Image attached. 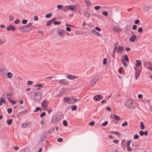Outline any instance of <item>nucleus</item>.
Returning <instances> with one entry per match:
<instances>
[{"instance_id": "f257e3e1", "label": "nucleus", "mask_w": 152, "mask_h": 152, "mask_svg": "<svg viewBox=\"0 0 152 152\" xmlns=\"http://www.w3.org/2000/svg\"><path fill=\"white\" fill-rule=\"evenodd\" d=\"M124 104L126 108L130 109H134L137 106L136 102L131 99L125 100L124 102Z\"/></svg>"}, {"instance_id": "c03bdc74", "label": "nucleus", "mask_w": 152, "mask_h": 152, "mask_svg": "<svg viewBox=\"0 0 152 152\" xmlns=\"http://www.w3.org/2000/svg\"><path fill=\"white\" fill-rule=\"evenodd\" d=\"M33 83V82L31 81H28L27 82V85H31Z\"/></svg>"}, {"instance_id": "0e129e2a", "label": "nucleus", "mask_w": 152, "mask_h": 152, "mask_svg": "<svg viewBox=\"0 0 152 152\" xmlns=\"http://www.w3.org/2000/svg\"><path fill=\"white\" fill-rule=\"evenodd\" d=\"M113 142L117 144L118 143L119 141L117 139H115L113 140Z\"/></svg>"}, {"instance_id": "13d9d810", "label": "nucleus", "mask_w": 152, "mask_h": 152, "mask_svg": "<svg viewBox=\"0 0 152 152\" xmlns=\"http://www.w3.org/2000/svg\"><path fill=\"white\" fill-rule=\"evenodd\" d=\"M74 27L76 28V27L75 26L73 25H69V27H66V28H72Z\"/></svg>"}, {"instance_id": "6ab92c4d", "label": "nucleus", "mask_w": 152, "mask_h": 152, "mask_svg": "<svg viewBox=\"0 0 152 152\" xmlns=\"http://www.w3.org/2000/svg\"><path fill=\"white\" fill-rule=\"evenodd\" d=\"M32 24V23H28L27 25L21 27L20 28H31V26Z\"/></svg>"}, {"instance_id": "ddd939ff", "label": "nucleus", "mask_w": 152, "mask_h": 152, "mask_svg": "<svg viewBox=\"0 0 152 152\" xmlns=\"http://www.w3.org/2000/svg\"><path fill=\"white\" fill-rule=\"evenodd\" d=\"M103 98V96L102 95H98L95 96L94 97V99L96 101L100 100L101 99Z\"/></svg>"}, {"instance_id": "5fc2aeb1", "label": "nucleus", "mask_w": 152, "mask_h": 152, "mask_svg": "<svg viewBox=\"0 0 152 152\" xmlns=\"http://www.w3.org/2000/svg\"><path fill=\"white\" fill-rule=\"evenodd\" d=\"M3 69L1 68H0V74L2 75H4V73L3 72Z\"/></svg>"}, {"instance_id": "de8ad7c7", "label": "nucleus", "mask_w": 152, "mask_h": 152, "mask_svg": "<svg viewBox=\"0 0 152 152\" xmlns=\"http://www.w3.org/2000/svg\"><path fill=\"white\" fill-rule=\"evenodd\" d=\"M67 91V89H65V88L61 90V91L60 93H62L63 94H64V93H65V92L66 91Z\"/></svg>"}, {"instance_id": "0eeeda50", "label": "nucleus", "mask_w": 152, "mask_h": 152, "mask_svg": "<svg viewBox=\"0 0 152 152\" xmlns=\"http://www.w3.org/2000/svg\"><path fill=\"white\" fill-rule=\"evenodd\" d=\"M58 32L59 36L63 37L65 35V33L63 29H58Z\"/></svg>"}, {"instance_id": "6e6552de", "label": "nucleus", "mask_w": 152, "mask_h": 152, "mask_svg": "<svg viewBox=\"0 0 152 152\" xmlns=\"http://www.w3.org/2000/svg\"><path fill=\"white\" fill-rule=\"evenodd\" d=\"M131 142L132 141L131 140H129L127 142L126 147L127 150V151L129 152H131L133 149L132 148H131L130 146Z\"/></svg>"}, {"instance_id": "a18cd8bd", "label": "nucleus", "mask_w": 152, "mask_h": 152, "mask_svg": "<svg viewBox=\"0 0 152 152\" xmlns=\"http://www.w3.org/2000/svg\"><path fill=\"white\" fill-rule=\"evenodd\" d=\"M38 33L39 34H41L42 35H43V32L42 30H39L38 31Z\"/></svg>"}, {"instance_id": "e433bc0d", "label": "nucleus", "mask_w": 152, "mask_h": 152, "mask_svg": "<svg viewBox=\"0 0 152 152\" xmlns=\"http://www.w3.org/2000/svg\"><path fill=\"white\" fill-rule=\"evenodd\" d=\"M53 24L55 25H59L61 24V22L60 21H55L53 22Z\"/></svg>"}, {"instance_id": "8fccbe9b", "label": "nucleus", "mask_w": 152, "mask_h": 152, "mask_svg": "<svg viewBox=\"0 0 152 152\" xmlns=\"http://www.w3.org/2000/svg\"><path fill=\"white\" fill-rule=\"evenodd\" d=\"M139 136L138 135L135 134L134 137V139H137L139 138Z\"/></svg>"}, {"instance_id": "b1692460", "label": "nucleus", "mask_w": 152, "mask_h": 152, "mask_svg": "<svg viewBox=\"0 0 152 152\" xmlns=\"http://www.w3.org/2000/svg\"><path fill=\"white\" fill-rule=\"evenodd\" d=\"M150 7L148 6H145L144 7H143V10L144 12H146L148 11L150 8Z\"/></svg>"}, {"instance_id": "e2e57ef3", "label": "nucleus", "mask_w": 152, "mask_h": 152, "mask_svg": "<svg viewBox=\"0 0 152 152\" xmlns=\"http://www.w3.org/2000/svg\"><path fill=\"white\" fill-rule=\"evenodd\" d=\"M95 9L97 10H99L100 8V6H96L94 7Z\"/></svg>"}, {"instance_id": "ea45409f", "label": "nucleus", "mask_w": 152, "mask_h": 152, "mask_svg": "<svg viewBox=\"0 0 152 152\" xmlns=\"http://www.w3.org/2000/svg\"><path fill=\"white\" fill-rule=\"evenodd\" d=\"M114 31L117 33H118L121 31V29H113Z\"/></svg>"}, {"instance_id": "4d7b16f0", "label": "nucleus", "mask_w": 152, "mask_h": 152, "mask_svg": "<svg viewBox=\"0 0 152 152\" xmlns=\"http://www.w3.org/2000/svg\"><path fill=\"white\" fill-rule=\"evenodd\" d=\"M38 17L37 15H35L34 16V20L35 21H37L38 20Z\"/></svg>"}, {"instance_id": "dca6fc26", "label": "nucleus", "mask_w": 152, "mask_h": 152, "mask_svg": "<svg viewBox=\"0 0 152 152\" xmlns=\"http://www.w3.org/2000/svg\"><path fill=\"white\" fill-rule=\"evenodd\" d=\"M139 133L141 136H143L144 135L145 136L148 135V132L146 131H145L144 132L143 131H140L139 132Z\"/></svg>"}, {"instance_id": "79ce46f5", "label": "nucleus", "mask_w": 152, "mask_h": 152, "mask_svg": "<svg viewBox=\"0 0 152 152\" xmlns=\"http://www.w3.org/2000/svg\"><path fill=\"white\" fill-rule=\"evenodd\" d=\"M21 127L23 128H25L27 127L26 123H23L21 125Z\"/></svg>"}, {"instance_id": "f704fd0d", "label": "nucleus", "mask_w": 152, "mask_h": 152, "mask_svg": "<svg viewBox=\"0 0 152 152\" xmlns=\"http://www.w3.org/2000/svg\"><path fill=\"white\" fill-rule=\"evenodd\" d=\"M12 119H10V120H7V124L8 125H10L12 123Z\"/></svg>"}, {"instance_id": "c85d7f7f", "label": "nucleus", "mask_w": 152, "mask_h": 152, "mask_svg": "<svg viewBox=\"0 0 152 152\" xmlns=\"http://www.w3.org/2000/svg\"><path fill=\"white\" fill-rule=\"evenodd\" d=\"M26 123L27 127H30L31 126V123L30 122H28Z\"/></svg>"}, {"instance_id": "052dcab7", "label": "nucleus", "mask_w": 152, "mask_h": 152, "mask_svg": "<svg viewBox=\"0 0 152 152\" xmlns=\"http://www.w3.org/2000/svg\"><path fill=\"white\" fill-rule=\"evenodd\" d=\"M7 111L9 113H10L12 111V109L11 108H9L7 109Z\"/></svg>"}, {"instance_id": "3c124183", "label": "nucleus", "mask_w": 152, "mask_h": 152, "mask_svg": "<svg viewBox=\"0 0 152 152\" xmlns=\"http://www.w3.org/2000/svg\"><path fill=\"white\" fill-rule=\"evenodd\" d=\"M24 152H30V150L27 148H25L24 149Z\"/></svg>"}, {"instance_id": "774afa93", "label": "nucleus", "mask_w": 152, "mask_h": 152, "mask_svg": "<svg viewBox=\"0 0 152 152\" xmlns=\"http://www.w3.org/2000/svg\"><path fill=\"white\" fill-rule=\"evenodd\" d=\"M138 97L139 99H141L142 98V94H139L138 95Z\"/></svg>"}, {"instance_id": "4be33fe9", "label": "nucleus", "mask_w": 152, "mask_h": 152, "mask_svg": "<svg viewBox=\"0 0 152 152\" xmlns=\"http://www.w3.org/2000/svg\"><path fill=\"white\" fill-rule=\"evenodd\" d=\"M70 98L69 97H65L63 99V101L64 102H67L69 104V101Z\"/></svg>"}, {"instance_id": "bb28decb", "label": "nucleus", "mask_w": 152, "mask_h": 152, "mask_svg": "<svg viewBox=\"0 0 152 152\" xmlns=\"http://www.w3.org/2000/svg\"><path fill=\"white\" fill-rule=\"evenodd\" d=\"M5 103V101L4 99L1 98L0 100V105H1L3 103Z\"/></svg>"}, {"instance_id": "603ef678", "label": "nucleus", "mask_w": 152, "mask_h": 152, "mask_svg": "<svg viewBox=\"0 0 152 152\" xmlns=\"http://www.w3.org/2000/svg\"><path fill=\"white\" fill-rule=\"evenodd\" d=\"M63 125L65 126H67V122L65 120H64L63 121Z\"/></svg>"}, {"instance_id": "423d86ee", "label": "nucleus", "mask_w": 152, "mask_h": 152, "mask_svg": "<svg viewBox=\"0 0 152 152\" xmlns=\"http://www.w3.org/2000/svg\"><path fill=\"white\" fill-rule=\"evenodd\" d=\"M101 31V29H94L91 31V33L97 36H99L100 34L98 31Z\"/></svg>"}, {"instance_id": "1a4fd4ad", "label": "nucleus", "mask_w": 152, "mask_h": 152, "mask_svg": "<svg viewBox=\"0 0 152 152\" xmlns=\"http://www.w3.org/2000/svg\"><path fill=\"white\" fill-rule=\"evenodd\" d=\"M12 96V94L10 92H7L2 95L3 97L7 98L8 100H9V99H10Z\"/></svg>"}, {"instance_id": "a19ab883", "label": "nucleus", "mask_w": 152, "mask_h": 152, "mask_svg": "<svg viewBox=\"0 0 152 152\" xmlns=\"http://www.w3.org/2000/svg\"><path fill=\"white\" fill-rule=\"evenodd\" d=\"M9 20L10 21L13 20V16L12 15H10L9 17Z\"/></svg>"}, {"instance_id": "aec40b11", "label": "nucleus", "mask_w": 152, "mask_h": 152, "mask_svg": "<svg viewBox=\"0 0 152 152\" xmlns=\"http://www.w3.org/2000/svg\"><path fill=\"white\" fill-rule=\"evenodd\" d=\"M141 64V62L140 60H137L136 61L135 65L136 67H138L140 66Z\"/></svg>"}, {"instance_id": "c9c22d12", "label": "nucleus", "mask_w": 152, "mask_h": 152, "mask_svg": "<svg viewBox=\"0 0 152 152\" xmlns=\"http://www.w3.org/2000/svg\"><path fill=\"white\" fill-rule=\"evenodd\" d=\"M128 125V123L126 121H125L124 123H123L121 124V126H126Z\"/></svg>"}, {"instance_id": "72a5a7b5", "label": "nucleus", "mask_w": 152, "mask_h": 152, "mask_svg": "<svg viewBox=\"0 0 152 152\" xmlns=\"http://www.w3.org/2000/svg\"><path fill=\"white\" fill-rule=\"evenodd\" d=\"M52 23V21L50 20L47 23L46 26H49L51 25Z\"/></svg>"}, {"instance_id": "9d476101", "label": "nucleus", "mask_w": 152, "mask_h": 152, "mask_svg": "<svg viewBox=\"0 0 152 152\" xmlns=\"http://www.w3.org/2000/svg\"><path fill=\"white\" fill-rule=\"evenodd\" d=\"M59 84H63L66 85L69 84V82L68 81L64 79H61L58 80Z\"/></svg>"}, {"instance_id": "37998d69", "label": "nucleus", "mask_w": 152, "mask_h": 152, "mask_svg": "<svg viewBox=\"0 0 152 152\" xmlns=\"http://www.w3.org/2000/svg\"><path fill=\"white\" fill-rule=\"evenodd\" d=\"M108 124V121H105L102 124V126H105L107 125Z\"/></svg>"}, {"instance_id": "f3484780", "label": "nucleus", "mask_w": 152, "mask_h": 152, "mask_svg": "<svg viewBox=\"0 0 152 152\" xmlns=\"http://www.w3.org/2000/svg\"><path fill=\"white\" fill-rule=\"evenodd\" d=\"M77 100L79 101V100H77V99H74V98H70L69 101V104H72Z\"/></svg>"}, {"instance_id": "4c0bfd02", "label": "nucleus", "mask_w": 152, "mask_h": 152, "mask_svg": "<svg viewBox=\"0 0 152 152\" xmlns=\"http://www.w3.org/2000/svg\"><path fill=\"white\" fill-rule=\"evenodd\" d=\"M6 28H15L13 25H10L9 26L7 27Z\"/></svg>"}, {"instance_id": "c756f323", "label": "nucleus", "mask_w": 152, "mask_h": 152, "mask_svg": "<svg viewBox=\"0 0 152 152\" xmlns=\"http://www.w3.org/2000/svg\"><path fill=\"white\" fill-rule=\"evenodd\" d=\"M124 59L126 61H129V58L128 57L127 55H125L124 56H123Z\"/></svg>"}, {"instance_id": "49530a36", "label": "nucleus", "mask_w": 152, "mask_h": 152, "mask_svg": "<svg viewBox=\"0 0 152 152\" xmlns=\"http://www.w3.org/2000/svg\"><path fill=\"white\" fill-rule=\"evenodd\" d=\"M27 20L26 19H23L22 20V23L23 24H26L27 22Z\"/></svg>"}, {"instance_id": "393cba45", "label": "nucleus", "mask_w": 152, "mask_h": 152, "mask_svg": "<svg viewBox=\"0 0 152 152\" xmlns=\"http://www.w3.org/2000/svg\"><path fill=\"white\" fill-rule=\"evenodd\" d=\"M85 2L86 6L89 7L91 6V3L89 1L85 0Z\"/></svg>"}, {"instance_id": "2eb2a0df", "label": "nucleus", "mask_w": 152, "mask_h": 152, "mask_svg": "<svg viewBox=\"0 0 152 152\" xmlns=\"http://www.w3.org/2000/svg\"><path fill=\"white\" fill-rule=\"evenodd\" d=\"M137 39V36L135 34H133L132 35L129 39L130 41L134 42Z\"/></svg>"}, {"instance_id": "69168bd1", "label": "nucleus", "mask_w": 152, "mask_h": 152, "mask_svg": "<svg viewBox=\"0 0 152 152\" xmlns=\"http://www.w3.org/2000/svg\"><path fill=\"white\" fill-rule=\"evenodd\" d=\"M75 33L77 34H82V32L81 31H77L75 32Z\"/></svg>"}, {"instance_id": "20e7f679", "label": "nucleus", "mask_w": 152, "mask_h": 152, "mask_svg": "<svg viewBox=\"0 0 152 152\" xmlns=\"http://www.w3.org/2000/svg\"><path fill=\"white\" fill-rule=\"evenodd\" d=\"M42 96L41 93L37 92L35 93L34 96V98L35 100L37 101L40 99Z\"/></svg>"}, {"instance_id": "58836bf2", "label": "nucleus", "mask_w": 152, "mask_h": 152, "mask_svg": "<svg viewBox=\"0 0 152 152\" xmlns=\"http://www.w3.org/2000/svg\"><path fill=\"white\" fill-rule=\"evenodd\" d=\"M52 14L50 13H48L45 15V17L47 18H48L51 16Z\"/></svg>"}, {"instance_id": "39448f33", "label": "nucleus", "mask_w": 152, "mask_h": 152, "mask_svg": "<svg viewBox=\"0 0 152 152\" xmlns=\"http://www.w3.org/2000/svg\"><path fill=\"white\" fill-rule=\"evenodd\" d=\"M134 68L135 69L134 76L135 77V79L137 80L140 76L141 70L138 69L135 67H134Z\"/></svg>"}, {"instance_id": "412c9836", "label": "nucleus", "mask_w": 152, "mask_h": 152, "mask_svg": "<svg viewBox=\"0 0 152 152\" xmlns=\"http://www.w3.org/2000/svg\"><path fill=\"white\" fill-rule=\"evenodd\" d=\"M7 77L10 79H11L13 75V74L10 72H7Z\"/></svg>"}, {"instance_id": "a211bd4d", "label": "nucleus", "mask_w": 152, "mask_h": 152, "mask_svg": "<svg viewBox=\"0 0 152 152\" xmlns=\"http://www.w3.org/2000/svg\"><path fill=\"white\" fill-rule=\"evenodd\" d=\"M83 14L84 16L87 18H88L90 16V14L86 10H84L83 12Z\"/></svg>"}, {"instance_id": "9b49d317", "label": "nucleus", "mask_w": 152, "mask_h": 152, "mask_svg": "<svg viewBox=\"0 0 152 152\" xmlns=\"http://www.w3.org/2000/svg\"><path fill=\"white\" fill-rule=\"evenodd\" d=\"M67 9L69 10H71L72 11H74L75 10L76 7L75 6L73 5H69L67 6Z\"/></svg>"}, {"instance_id": "2f4dec72", "label": "nucleus", "mask_w": 152, "mask_h": 152, "mask_svg": "<svg viewBox=\"0 0 152 152\" xmlns=\"http://www.w3.org/2000/svg\"><path fill=\"white\" fill-rule=\"evenodd\" d=\"M77 108V106L76 105H73L72 106L71 109L72 111L76 110Z\"/></svg>"}, {"instance_id": "473e14b6", "label": "nucleus", "mask_w": 152, "mask_h": 152, "mask_svg": "<svg viewBox=\"0 0 152 152\" xmlns=\"http://www.w3.org/2000/svg\"><path fill=\"white\" fill-rule=\"evenodd\" d=\"M114 116L116 120H120V117L119 116H118L117 115H116L115 114H114Z\"/></svg>"}, {"instance_id": "864d4df0", "label": "nucleus", "mask_w": 152, "mask_h": 152, "mask_svg": "<svg viewBox=\"0 0 152 152\" xmlns=\"http://www.w3.org/2000/svg\"><path fill=\"white\" fill-rule=\"evenodd\" d=\"M40 109V108L39 107H37L36 109L34 111V112L36 113L39 111Z\"/></svg>"}, {"instance_id": "680f3d73", "label": "nucleus", "mask_w": 152, "mask_h": 152, "mask_svg": "<svg viewBox=\"0 0 152 152\" xmlns=\"http://www.w3.org/2000/svg\"><path fill=\"white\" fill-rule=\"evenodd\" d=\"M57 141L60 142H63V139L62 138H60L58 139Z\"/></svg>"}, {"instance_id": "5701e85b", "label": "nucleus", "mask_w": 152, "mask_h": 152, "mask_svg": "<svg viewBox=\"0 0 152 152\" xmlns=\"http://www.w3.org/2000/svg\"><path fill=\"white\" fill-rule=\"evenodd\" d=\"M110 133L112 134H115L117 135L118 136H119L121 135V134L118 132L117 131H110Z\"/></svg>"}, {"instance_id": "cd10ccee", "label": "nucleus", "mask_w": 152, "mask_h": 152, "mask_svg": "<svg viewBox=\"0 0 152 152\" xmlns=\"http://www.w3.org/2000/svg\"><path fill=\"white\" fill-rule=\"evenodd\" d=\"M8 101L11 102L12 104H15L16 103V102L15 101H13L11 99H9Z\"/></svg>"}, {"instance_id": "a878e982", "label": "nucleus", "mask_w": 152, "mask_h": 152, "mask_svg": "<svg viewBox=\"0 0 152 152\" xmlns=\"http://www.w3.org/2000/svg\"><path fill=\"white\" fill-rule=\"evenodd\" d=\"M121 61L124 66L126 67L127 66V64L124 61V59L123 56H122V57Z\"/></svg>"}, {"instance_id": "bf43d9fd", "label": "nucleus", "mask_w": 152, "mask_h": 152, "mask_svg": "<svg viewBox=\"0 0 152 152\" xmlns=\"http://www.w3.org/2000/svg\"><path fill=\"white\" fill-rule=\"evenodd\" d=\"M102 14L104 15L105 16H107L108 15V13L106 11H104L102 12Z\"/></svg>"}, {"instance_id": "7c9ffc66", "label": "nucleus", "mask_w": 152, "mask_h": 152, "mask_svg": "<svg viewBox=\"0 0 152 152\" xmlns=\"http://www.w3.org/2000/svg\"><path fill=\"white\" fill-rule=\"evenodd\" d=\"M140 128L142 129H145L144 125L142 122H141L140 123Z\"/></svg>"}, {"instance_id": "f8f14e48", "label": "nucleus", "mask_w": 152, "mask_h": 152, "mask_svg": "<svg viewBox=\"0 0 152 152\" xmlns=\"http://www.w3.org/2000/svg\"><path fill=\"white\" fill-rule=\"evenodd\" d=\"M48 103L49 102L48 101L45 99L42 102L41 104L43 108H45L47 107Z\"/></svg>"}, {"instance_id": "7ed1b4c3", "label": "nucleus", "mask_w": 152, "mask_h": 152, "mask_svg": "<svg viewBox=\"0 0 152 152\" xmlns=\"http://www.w3.org/2000/svg\"><path fill=\"white\" fill-rule=\"evenodd\" d=\"M99 78V76L96 75L91 80L90 83V86L93 87L97 82Z\"/></svg>"}, {"instance_id": "f03ea898", "label": "nucleus", "mask_w": 152, "mask_h": 152, "mask_svg": "<svg viewBox=\"0 0 152 152\" xmlns=\"http://www.w3.org/2000/svg\"><path fill=\"white\" fill-rule=\"evenodd\" d=\"M124 50V48L123 46H116V45L114 47V51L113 52V54L112 56L113 58H115V52L117 51V52L119 53H121Z\"/></svg>"}, {"instance_id": "09e8293b", "label": "nucleus", "mask_w": 152, "mask_h": 152, "mask_svg": "<svg viewBox=\"0 0 152 152\" xmlns=\"http://www.w3.org/2000/svg\"><path fill=\"white\" fill-rule=\"evenodd\" d=\"M57 8L58 9L61 10L63 8V6L60 5H58L57 6Z\"/></svg>"}, {"instance_id": "6e6d98bb", "label": "nucleus", "mask_w": 152, "mask_h": 152, "mask_svg": "<svg viewBox=\"0 0 152 152\" xmlns=\"http://www.w3.org/2000/svg\"><path fill=\"white\" fill-rule=\"evenodd\" d=\"M20 22V20L19 19H16L14 21V23L16 24H17L18 23H19V22Z\"/></svg>"}, {"instance_id": "338daca9", "label": "nucleus", "mask_w": 152, "mask_h": 152, "mask_svg": "<svg viewBox=\"0 0 152 152\" xmlns=\"http://www.w3.org/2000/svg\"><path fill=\"white\" fill-rule=\"evenodd\" d=\"M45 112L42 113L40 115V116L41 117H42L45 115Z\"/></svg>"}, {"instance_id": "4468645a", "label": "nucleus", "mask_w": 152, "mask_h": 152, "mask_svg": "<svg viewBox=\"0 0 152 152\" xmlns=\"http://www.w3.org/2000/svg\"><path fill=\"white\" fill-rule=\"evenodd\" d=\"M66 78L70 80H73L75 79H77L78 78V77L74 75H68L66 76Z\"/></svg>"}]
</instances>
